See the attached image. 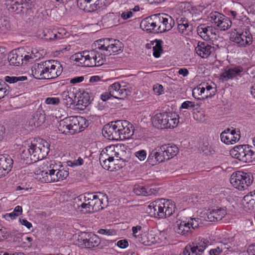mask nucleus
Segmentation results:
<instances>
[{
    "label": "nucleus",
    "instance_id": "obj_1",
    "mask_svg": "<svg viewBox=\"0 0 255 255\" xmlns=\"http://www.w3.org/2000/svg\"><path fill=\"white\" fill-rule=\"evenodd\" d=\"M68 168L64 167L60 162H51L44 170L37 174V178L42 182L51 183L65 179L69 175Z\"/></svg>",
    "mask_w": 255,
    "mask_h": 255
},
{
    "label": "nucleus",
    "instance_id": "obj_2",
    "mask_svg": "<svg viewBox=\"0 0 255 255\" xmlns=\"http://www.w3.org/2000/svg\"><path fill=\"white\" fill-rule=\"evenodd\" d=\"M96 50L83 51L74 54L72 59L77 62L78 65L86 67L100 66L105 62V58Z\"/></svg>",
    "mask_w": 255,
    "mask_h": 255
},
{
    "label": "nucleus",
    "instance_id": "obj_3",
    "mask_svg": "<svg viewBox=\"0 0 255 255\" xmlns=\"http://www.w3.org/2000/svg\"><path fill=\"white\" fill-rule=\"evenodd\" d=\"M87 126L85 118L82 117H70L61 120L57 128L63 133L73 134L75 132L81 131Z\"/></svg>",
    "mask_w": 255,
    "mask_h": 255
},
{
    "label": "nucleus",
    "instance_id": "obj_4",
    "mask_svg": "<svg viewBox=\"0 0 255 255\" xmlns=\"http://www.w3.org/2000/svg\"><path fill=\"white\" fill-rule=\"evenodd\" d=\"M40 57V54L36 49L31 51L30 53L23 48L12 50L8 55V60L10 65L19 66L20 64H26L28 62H32Z\"/></svg>",
    "mask_w": 255,
    "mask_h": 255
},
{
    "label": "nucleus",
    "instance_id": "obj_5",
    "mask_svg": "<svg viewBox=\"0 0 255 255\" xmlns=\"http://www.w3.org/2000/svg\"><path fill=\"white\" fill-rule=\"evenodd\" d=\"M230 152L233 157L245 163H250L255 160V150L253 146L249 145L236 146Z\"/></svg>",
    "mask_w": 255,
    "mask_h": 255
},
{
    "label": "nucleus",
    "instance_id": "obj_6",
    "mask_svg": "<svg viewBox=\"0 0 255 255\" xmlns=\"http://www.w3.org/2000/svg\"><path fill=\"white\" fill-rule=\"evenodd\" d=\"M253 182V175L249 173L238 171L233 173L230 178L233 186L240 190H243Z\"/></svg>",
    "mask_w": 255,
    "mask_h": 255
},
{
    "label": "nucleus",
    "instance_id": "obj_7",
    "mask_svg": "<svg viewBox=\"0 0 255 255\" xmlns=\"http://www.w3.org/2000/svg\"><path fill=\"white\" fill-rule=\"evenodd\" d=\"M32 154L33 162H35L45 157L49 151V143L44 139H41L36 143H32L29 146Z\"/></svg>",
    "mask_w": 255,
    "mask_h": 255
},
{
    "label": "nucleus",
    "instance_id": "obj_8",
    "mask_svg": "<svg viewBox=\"0 0 255 255\" xmlns=\"http://www.w3.org/2000/svg\"><path fill=\"white\" fill-rule=\"evenodd\" d=\"M121 128L122 127L120 121H113L104 126L102 133L105 137L110 140L121 139Z\"/></svg>",
    "mask_w": 255,
    "mask_h": 255
},
{
    "label": "nucleus",
    "instance_id": "obj_9",
    "mask_svg": "<svg viewBox=\"0 0 255 255\" xmlns=\"http://www.w3.org/2000/svg\"><path fill=\"white\" fill-rule=\"evenodd\" d=\"M156 19L158 21V31L162 33L169 31L174 26L175 22L174 19L167 14L160 13L156 14Z\"/></svg>",
    "mask_w": 255,
    "mask_h": 255
},
{
    "label": "nucleus",
    "instance_id": "obj_10",
    "mask_svg": "<svg viewBox=\"0 0 255 255\" xmlns=\"http://www.w3.org/2000/svg\"><path fill=\"white\" fill-rule=\"evenodd\" d=\"M126 87L125 85L122 86L119 82H115L109 87L108 91L111 93L112 97L118 99H124L130 93Z\"/></svg>",
    "mask_w": 255,
    "mask_h": 255
},
{
    "label": "nucleus",
    "instance_id": "obj_11",
    "mask_svg": "<svg viewBox=\"0 0 255 255\" xmlns=\"http://www.w3.org/2000/svg\"><path fill=\"white\" fill-rule=\"evenodd\" d=\"M106 0H77L78 7L85 11H95L105 4Z\"/></svg>",
    "mask_w": 255,
    "mask_h": 255
},
{
    "label": "nucleus",
    "instance_id": "obj_12",
    "mask_svg": "<svg viewBox=\"0 0 255 255\" xmlns=\"http://www.w3.org/2000/svg\"><path fill=\"white\" fill-rule=\"evenodd\" d=\"M159 201L162 203L161 211H162V212H157V217L163 219L171 216L175 212L176 208L174 202L171 200L165 199H160Z\"/></svg>",
    "mask_w": 255,
    "mask_h": 255
},
{
    "label": "nucleus",
    "instance_id": "obj_13",
    "mask_svg": "<svg viewBox=\"0 0 255 255\" xmlns=\"http://www.w3.org/2000/svg\"><path fill=\"white\" fill-rule=\"evenodd\" d=\"M46 79H52L57 78L61 75L63 67L59 61L55 60L47 61Z\"/></svg>",
    "mask_w": 255,
    "mask_h": 255
},
{
    "label": "nucleus",
    "instance_id": "obj_14",
    "mask_svg": "<svg viewBox=\"0 0 255 255\" xmlns=\"http://www.w3.org/2000/svg\"><path fill=\"white\" fill-rule=\"evenodd\" d=\"M84 237L78 239L80 245L87 248H92L97 247L100 243L99 237L95 234L84 233Z\"/></svg>",
    "mask_w": 255,
    "mask_h": 255
},
{
    "label": "nucleus",
    "instance_id": "obj_15",
    "mask_svg": "<svg viewBox=\"0 0 255 255\" xmlns=\"http://www.w3.org/2000/svg\"><path fill=\"white\" fill-rule=\"evenodd\" d=\"M158 21L156 14L143 19L140 23V27L146 31L153 33H159L158 31Z\"/></svg>",
    "mask_w": 255,
    "mask_h": 255
},
{
    "label": "nucleus",
    "instance_id": "obj_16",
    "mask_svg": "<svg viewBox=\"0 0 255 255\" xmlns=\"http://www.w3.org/2000/svg\"><path fill=\"white\" fill-rule=\"evenodd\" d=\"M47 61L35 63L31 67L32 75L33 77L38 79H46Z\"/></svg>",
    "mask_w": 255,
    "mask_h": 255
},
{
    "label": "nucleus",
    "instance_id": "obj_17",
    "mask_svg": "<svg viewBox=\"0 0 255 255\" xmlns=\"http://www.w3.org/2000/svg\"><path fill=\"white\" fill-rule=\"evenodd\" d=\"M243 68L240 66H235L226 69L225 71L221 73L220 80L223 81H227L229 79H232L237 76H241V73L243 72Z\"/></svg>",
    "mask_w": 255,
    "mask_h": 255
},
{
    "label": "nucleus",
    "instance_id": "obj_18",
    "mask_svg": "<svg viewBox=\"0 0 255 255\" xmlns=\"http://www.w3.org/2000/svg\"><path fill=\"white\" fill-rule=\"evenodd\" d=\"M13 161L7 154L0 155V175L5 176L12 167Z\"/></svg>",
    "mask_w": 255,
    "mask_h": 255
},
{
    "label": "nucleus",
    "instance_id": "obj_19",
    "mask_svg": "<svg viewBox=\"0 0 255 255\" xmlns=\"http://www.w3.org/2000/svg\"><path fill=\"white\" fill-rule=\"evenodd\" d=\"M174 229L176 233L185 237L191 236L192 233L188 222L185 221H177Z\"/></svg>",
    "mask_w": 255,
    "mask_h": 255
},
{
    "label": "nucleus",
    "instance_id": "obj_20",
    "mask_svg": "<svg viewBox=\"0 0 255 255\" xmlns=\"http://www.w3.org/2000/svg\"><path fill=\"white\" fill-rule=\"evenodd\" d=\"M108 196L103 193L98 192L95 194V212L99 211L106 208L108 205Z\"/></svg>",
    "mask_w": 255,
    "mask_h": 255
},
{
    "label": "nucleus",
    "instance_id": "obj_21",
    "mask_svg": "<svg viewBox=\"0 0 255 255\" xmlns=\"http://www.w3.org/2000/svg\"><path fill=\"white\" fill-rule=\"evenodd\" d=\"M198 34L204 40H208L212 35H215V29L206 24H201L197 27Z\"/></svg>",
    "mask_w": 255,
    "mask_h": 255
},
{
    "label": "nucleus",
    "instance_id": "obj_22",
    "mask_svg": "<svg viewBox=\"0 0 255 255\" xmlns=\"http://www.w3.org/2000/svg\"><path fill=\"white\" fill-rule=\"evenodd\" d=\"M213 50L214 47L207 42L199 41L195 48L197 54L203 58L208 57Z\"/></svg>",
    "mask_w": 255,
    "mask_h": 255
},
{
    "label": "nucleus",
    "instance_id": "obj_23",
    "mask_svg": "<svg viewBox=\"0 0 255 255\" xmlns=\"http://www.w3.org/2000/svg\"><path fill=\"white\" fill-rule=\"evenodd\" d=\"M227 214L226 211L221 208L209 209L207 213V220L210 222H215L221 220Z\"/></svg>",
    "mask_w": 255,
    "mask_h": 255
},
{
    "label": "nucleus",
    "instance_id": "obj_24",
    "mask_svg": "<svg viewBox=\"0 0 255 255\" xmlns=\"http://www.w3.org/2000/svg\"><path fill=\"white\" fill-rule=\"evenodd\" d=\"M167 112L158 113L152 118V123L155 127L160 129H167Z\"/></svg>",
    "mask_w": 255,
    "mask_h": 255
},
{
    "label": "nucleus",
    "instance_id": "obj_25",
    "mask_svg": "<svg viewBox=\"0 0 255 255\" xmlns=\"http://www.w3.org/2000/svg\"><path fill=\"white\" fill-rule=\"evenodd\" d=\"M76 100L77 97L73 92L65 91L61 94V102L67 108H71L72 105L74 107Z\"/></svg>",
    "mask_w": 255,
    "mask_h": 255
},
{
    "label": "nucleus",
    "instance_id": "obj_26",
    "mask_svg": "<svg viewBox=\"0 0 255 255\" xmlns=\"http://www.w3.org/2000/svg\"><path fill=\"white\" fill-rule=\"evenodd\" d=\"M24 0H5V5L8 10L11 12L19 13L24 11L22 2Z\"/></svg>",
    "mask_w": 255,
    "mask_h": 255
},
{
    "label": "nucleus",
    "instance_id": "obj_27",
    "mask_svg": "<svg viewBox=\"0 0 255 255\" xmlns=\"http://www.w3.org/2000/svg\"><path fill=\"white\" fill-rule=\"evenodd\" d=\"M220 137L221 141L226 144H233L238 141L240 138L239 134L236 133L235 130L232 129L231 132H222Z\"/></svg>",
    "mask_w": 255,
    "mask_h": 255
},
{
    "label": "nucleus",
    "instance_id": "obj_28",
    "mask_svg": "<svg viewBox=\"0 0 255 255\" xmlns=\"http://www.w3.org/2000/svg\"><path fill=\"white\" fill-rule=\"evenodd\" d=\"M120 121L122 127L121 130V139L129 138L133 133L132 125L127 121Z\"/></svg>",
    "mask_w": 255,
    "mask_h": 255
},
{
    "label": "nucleus",
    "instance_id": "obj_29",
    "mask_svg": "<svg viewBox=\"0 0 255 255\" xmlns=\"http://www.w3.org/2000/svg\"><path fill=\"white\" fill-rule=\"evenodd\" d=\"M158 151L161 150L162 152H165L166 156V159H169L175 156L178 152V148L174 144H168L162 145L159 147Z\"/></svg>",
    "mask_w": 255,
    "mask_h": 255
},
{
    "label": "nucleus",
    "instance_id": "obj_30",
    "mask_svg": "<svg viewBox=\"0 0 255 255\" xmlns=\"http://www.w3.org/2000/svg\"><path fill=\"white\" fill-rule=\"evenodd\" d=\"M44 112L41 110H37L30 118L29 123L31 126L38 127L40 126L45 121V116Z\"/></svg>",
    "mask_w": 255,
    "mask_h": 255
},
{
    "label": "nucleus",
    "instance_id": "obj_31",
    "mask_svg": "<svg viewBox=\"0 0 255 255\" xmlns=\"http://www.w3.org/2000/svg\"><path fill=\"white\" fill-rule=\"evenodd\" d=\"M235 30V32H232L231 34L230 38L232 41L242 47H246L247 45L251 44L248 41V39L243 37V34L241 33L237 32L236 30Z\"/></svg>",
    "mask_w": 255,
    "mask_h": 255
},
{
    "label": "nucleus",
    "instance_id": "obj_32",
    "mask_svg": "<svg viewBox=\"0 0 255 255\" xmlns=\"http://www.w3.org/2000/svg\"><path fill=\"white\" fill-rule=\"evenodd\" d=\"M115 40L113 38H104L97 40L95 43L96 49L104 50V53L107 52L114 42L112 40Z\"/></svg>",
    "mask_w": 255,
    "mask_h": 255
},
{
    "label": "nucleus",
    "instance_id": "obj_33",
    "mask_svg": "<svg viewBox=\"0 0 255 255\" xmlns=\"http://www.w3.org/2000/svg\"><path fill=\"white\" fill-rule=\"evenodd\" d=\"M253 192L245 196L242 200V204L246 211H251L255 209V198L252 196Z\"/></svg>",
    "mask_w": 255,
    "mask_h": 255
},
{
    "label": "nucleus",
    "instance_id": "obj_34",
    "mask_svg": "<svg viewBox=\"0 0 255 255\" xmlns=\"http://www.w3.org/2000/svg\"><path fill=\"white\" fill-rule=\"evenodd\" d=\"M209 242L204 238H199L193 242L192 245H189L191 247L198 251V253H203L205 249L209 245Z\"/></svg>",
    "mask_w": 255,
    "mask_h": 255
},
{
    "label": "nucleus",
    "instance_id": "obj_35",
    "mask_svg": "<svg viewBox=\"0 0 255 255\" xmlns=\"http://www.w3.org/2000/svg\"><path fill=\"white\" fill-rule=\"evenodd\" d=\"M41 38L46 41H54L57 39H60L62 35L60 33L54 32L50 29H45L43 30L41 34H39Z\"/></svg>",
    "mask_w": 255,
    "mask_h": 255
},
{
    "label": "nucleus",
    "instance_id": "obj_36",
    "mask_svg": "<svg viewBox=\"0 0 255 255\" xmlns=\"http://www.w3.org/2000/svg\"><path fill=\"white\" fill-rule=\"evenodd\" d=\"M167 128H173L176 127L179 123V116L175 113L167 112Z\"/></svg>",
    "mask_w": 255,
    "mask_h": 255
},
{
    "label": "nucleus",
    "instance_id": "obj_37",
    "mask_svg": "<svg viewBox=\"0 0 255 255\" xmlns=\"http://www.w3.org/2000/svg\"><path fill=\"white\" fill-rule=\"evenodd\" d=\"M114 42L112 45L110 47V49L107 52H104V57L105 55H111L112 53H119L121 51L122 47V43L118 40L115 39L112 40Z\"/></svg>",
    "mask_w": 255,
    "mask_h": 255
},
{
    "label": "nucleus",
    "instance_id": "obj_38",
    "mask_svg": "<svg viewBox=\"0 0 255 255\" xmlns=\"http://www.w3.org/2000/svg\"><path fill=\"white\" fill-rule=\"evenodd\" d=\"M121 146L120 145V147ZM120 149V146L119 145H111L104 148V152L107 153L108 155L110 156L109 158L111 159H115L117 155H119V150Z\"/></svg>",
    "mask_w": 255,
    "mask_h": 255
},
{
    "label": "nucleus",
    "instance_id": "obj_39",
    "mask_svg": "<svg viewBox=\"0 0 255 255\" xmlns=\"http://www.w3.org/2000/svg\"><path fill=\"white\" fill-rule=\"evenodd\" d=\"M223 15V14L218 11H213L209 14L208 18L217 28Z\"/></svg>",
    "mask_w": 255,
    "mask_h": 255
},
{
    "label": "nucleus",
    "instance_id": "obj_40",
    "mask_svg": "<svg viewBox=\"0 0 255 255\" xmlns=\"http://www.w3.org/2000/svg\"><path fill=\"white\" fill-rule=\"evenodd\" d=\"M161 205L162 203L161 201H159V199L151 203L148 206V208L150 210L149 213L153 214L154 216L157 217V212H162Z\"/></svg>",
    "mask_w": 255,
    "mask_h": 255
},
{
    "label": "nucleus",
    "instance_id": "obj_41",
    "mask_svg": "<svg viewBox=\"0 0 255 255\" xmlns=\"http://www.w3.org/2000/svg\"><path fill=\"white\" fill-rule=\"evenodd\" d=\"M232 25L231 20L224 15L220 21L217 29L221 31H225L228 29Z\"/></svg>",
    "mask_w": 255,
    "mask_h": 255
},
{
    "label": "nucleus",
    "instance_id": "obj_42",
    "mask_svg": "<svg viewBox=\"0 0 255 255\" xmlns=\"http://www.w3.org/2000/svg\"><path fill=\"white\" fill-rule=\"evenodd\" d=\"M176 21L179 32L181 33H183L189 27L188 20L185 17L177 18Z\"/></svg>",
    "mask_w": 255,
    "mask_h": 255
},
{
    "label": "nucleus",
    "instance_id": "obj_43",
    "mask_svg": "<svg viewBox=\"0 0 255 255\" xmlns=\"http://www.w3.org/2000/svg\"><path fill=\"white\" fill-rule=\"evenodd\" d=\"M35 2L33 0H24L22 2V6L23 7L24 11L23 13L25 12L28 15H31L33 13L32 8L34 6Z\"/></svg>",
    "mask_w": 255,
    "mask_h": 255
},
{
    "label": "nucleus",
    "instance_id": "obj_44",
    "mask_svg": "<svg viewBox=\"0 0 255 255\" xmlns=\"http://www.w3.org/2000/svg\"><path fill=\"white\" fill-rule=\"evenodd\" d=\"M119 160L118 159H113L109 160L108 165H107V168L105 166H102L104 169L108 170L110 171H114L115 170H118L123 167V165L121 164L118 165L117 161Z\"/></svg>",
    "mask_w": 255,
    "mask_h": 255
},
{
    "label": "nucleus",
    "instance_id": "obj_45",
    "mask_svg": "<svg viewBox=\"0 0 255 255\" xmlns=\"http://www.w3.org/2000/svg\"><path fill=\"white\" fill-rule=\"evenodd\" d=\"M139 242L145 246H150L154 243V238L151 234L144 233L141 235Z\"/></svg>",
    "mask_w": 255,
    "mask_h": 255
},
{
    "label": "nucleus",
    "instance_id": "obj_46",
    "mask_svg": "<svg viewBox=\"0 0 255 255\" xmlns=\"http://www.w3.org/2000/svg\"><path fill=\"white\" fill-rule=\"evenodd\" d=\"M205 88H204L203 84H201L192 90V96L195 98L200 99L199 96H203L202 98H204Z\"/></svg>",
    "mask_w": 255,
    "mask_h": 255
},
{
    "label": "nucleus",
    "instance_id": "obj_47",
    "mask_svg": "<svg viewBox=\"0 0 255 255\" xmlns=\"http://www.w3.org/2000/svg\"><path fill=\"white\" fill-rule=\"evenodd\" d=\"M133 192L137 195H142L145 196H148L152 193L150 189H148V188H145L143 186L139 185L137 186L136 187H135L133 189Z\"/></svg>",
    "mask_w": 255,
    "mask_h": 255
},
{
    "label": "nucleus",
    "instance_id": "obj_48",
    "mask_svg": "<svg viewBox=\"0 0 255 255\" xmlns=\"http://www.w3.org/2000/svg\"><path fill=\"white\" fill-rule=\"evenodd\" d=\"M155 45L153 47V55L155 58H158L160 56L161 53L163 49L161 46L162 41L161 40H155Z\"/></svg>",
    "mask_w": 255,
    "mask_h": 255
},
{
    "label": "nucleus",
    "instance_id": "obj_49",
    "mask_svg": "<svg viewBox=\"0 0 255 255\" xmlns=\"http://www.w3.org/2000/svg\"><path fill=\"white\" fill-rule=\"evenodd\" d=\"M22 209L20 206H17L14 208L13 211L10 213H7L4 217L7 220L14 219L22 214Z\"/></svg>",
    "mask_w": 255,
    "mask_h": 255
},
{
    "label": "nucleus",
    "instance_id": "obj_50",
    "mask_svg": "<svg viewBox=\"0 0 255 255\" xmlns=\"http://www.w3.org/2000/svg\"><path fill=\"white\" fill-rule=\"evenodd\" d=\"M30 147L24 149L20 154V158L26 161V163L33 162L32 160V154H31Z\"/></svg>",
    "mask_w": 255,
    "mask_h": 255
},
{
    "label": "nucleus",
    "instance_id": "obj_51",
    "mask_svg": "<svg viewBox=\"0 0 255 255\" xmlns=\"http://www.w3.org/2000/svg\"><path fill=\"white\" fill-rule=\"evenodd\" d=\"M85 199H86V195H80L75 198L73 202L74 208L76 210L79 211L82 206V202Z\"/></svg>",
    "mask_w": 255,
    "mask_h": 255
},
{
    "label": "nucleus",
    "instance_id": "obj_52",
    "mask_svg": "<svg viewBox=\"0 0 255 255\" xmlns=\"http://www.w3.org/2000/svg\"><path fill=\"white\" fill-rule=\"evenodd\" d=\"M89 99L86 97H80V99L77 97L76 106L77 108L83 110L88 105Z\"/></svg>",
    "mask_w": 255,
    "mask_h": 255
},
{
    "label": "nucleus",
    "instance_id": "obj_53",
    "mask_svg": "<svg viewBox=\"0 0 255 255\" xmlns=\"http://www.w3.org/2000/svg\"><path fill=\"white\" fill-rule=\"evenodd\" d=\"M9 28V23L4 16H0V31L4 32Z\"/></svg>",
    "mask_w": 255,
    "mask_h": 255
},
{
    "label": "nucleus",
    "instance_id": "obj_54",
    "mask_svg": "<svg viewBox=\"0 0 255 255\" xmlns=\"http://www.w3.org/2000/svg\"><path fill=\"white\" fill-rule=\"evenodd\" d=\"M27 79V77L26 76H20V77H15L12 76L10 77L8 76H5L4 78V80L10 84L15 83L17 82L18 81H23Z\"/></svg>",
    "mask_w": 255,
    "mask_h": 255
},
{
    "label": "nucleus",
    "instance_id": "obj_55",
    "mask_svg": "<svg viewBox=\"0 0 255 255\" xmlns=\"http://www.w3.org/2000/svg\"><path fill=\"white\" fill-rule=\"evenodd\" d=\"M86 198L87 201L89 203L91 212H95V211H94L95 207V194H93V193H88L86 195Z\"/></svg>",
    "mask_w": 255,
    "mask_h": 255
},
{
    "label": "nucleus",
    "instance_id": "obj_56",
    "mask_svg": "<svg viewBox=\"0 0 255 255\" xmlns=\"http://www.w3.org/2000/svg\"><path fill=\"white\" fill-rule=\"evenodd\" d=\"M197 105H196L194 102L186 101L182 104L180 109H184L188 110H194Z\"/></svg>",
    "mask_w": 255,
    "mask_h": 255
},
{
    "label": "nucleus",
    "instance_id": "obj_57",
    "mask_svg": "<svg viewBox=\"0 0 255 255\" xmlns=\"http://www.w3.org/2000/svg\"><path fill=\"white\" fill-rule=\"evenodd\" d=\"M159 147L155 149V150H157V154L156 155L155 159L154 161L157 162V164L162 162L165 160H167L166 159V156L165 154V152H162L161 150L158 151Z\"/></svg>",
    "mask_w": 255,
    "mask_h": 255
},
{
    "label": "nucleus",
    "instance_id": "obj_58",
    "mask_svg": "<svg viewBox=\"0 0 255 255\" xmlns=\"http://www.w3.org/2000/svg\"><path fill=\"white\" fill-rule=\"evenodd\" d=\"M204 88H205V95L204 97L206 98L208 97H211L215 94V91H212L211 92L212 90L213 89V88L208 84V83H203Z\"/></svg>",
    "mask_w": 255,
    "mask_h": 255
},
{
    "label": "nucleus",
    "instance_id": "obj_59",
    "mask_svg": "<svg viewBox=\"0 0 255 255\" xmlns=\"http://www.w3.org/2000/svg\"><path fill=\"white\" fill-rule=\"evenodd\" d=\"M110 156H109L107 154V153H106V152H104V149L102 150V151L101 152L100 155V157H99V160H100V164L101 165H102V166H105L106 168H107V165H105V162H106V160H110V158H109V157Z\"/></svg>",
    "mask_w": 255,
    "mask_h": 255
},
{
    "label": "nucleus",
    "instance_id": "obj_60",
    "mask_svg": "<svg viewBox=\"0 0 255 255\" xmlns=\"http://www.w3.org/2000/svg\"><path fill=\"white\" fill-rule=\"evenodd\" d=\"M200 219L198 218H191L190 220L188 221L189 226H190L192 231L196 228H197L199 226Z\"/></svg>",
    "mask_w": 255,
    "mask_h": 255
},
{
    "label": "nucleus",
    "instance_id": "obj_61",
    "mask_svg": "<svg viewBox=\"0 0 255 255\" xmlns=\"http://www.w3.org/2000/svg\"><path fill=\"white\" fill-rule=\"evenodd\" d=\"M80 212H83L84 213H91L88 202L87 201V198L85 199L82 204V206L79 210Z\"/></svg>",
    "mask_w": 255,
    "mask_h": 255
},
{
    "label": "nucleus",
    "instance_id": "obj_62",
    "mask_svg": "<svg viewBox=\"0 0 255 255\" xmlns=\"http://www.w3.org/2000/svg\"><path fill=\"white\" fill-rule=\"evenodd\" d=\"M223 249L220 247L219 244L217 246L211 249L209 251V255H221L223 253Z\"/></svg>",
    "mask_w": 255,
    "mask_h": 255
},
{
    "label": "nucleus",
    "instance_id": "obj_63",
    "mask_svg": "<svg viewBox=\"0 0 255 255\" xmlns=\"http://www.w3.org/2000/svg\"><path fill=\"white\" fill-rule=\"evenodd\" d=\"M84 160L81 157H79L77 159H75L73 161L69 160L67 161V165L71 167H74L75 166H79L83 164Z\"/></svg>",
    "mask_w": 255,
    "mask_h": 255
},
{
    "label": "nucleus",
    "instance_id": "obj_64",
    "mask_svg": "<svg viewBox=\"0 0 255 255\" xmlns=\"http://www.w3.org/2000/svg\"><path fill=\"white\" fill-rule=\"evenodd\" d=\"M157 154V150H153L149 154L148 158L147 161L149 164H151L152 165H155L157 164V162L154 161L155 159L156 155Z\"/></svg>",
    "mask_w": 255,
    "mask_h": 255
}]
</instances>
